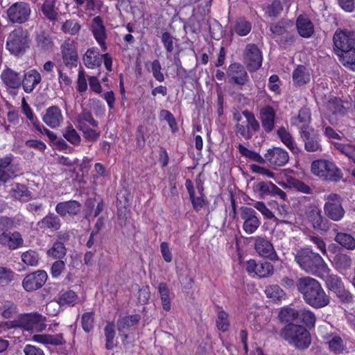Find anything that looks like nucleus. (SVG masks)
<instances>
[{
  "label": "nucleus",
  "mask_w": 355,
  "mask_h": 355,
  "mask_svg": "<svg viewBox=\"0 0 355 355\" xmlns=\"http://www.w3.org/2000/svg\"><path fill=\"white\" fill-rule=\"evenodd\" d=\"M297 289L306 304L314 309H322L330 303V297L315 279L305 276L297 279Z\"/></svg>",
  "instance_id": "obj_1"
},
{
  "label": "nucleus",
  "mask_w": 355,
  "mask_h": 355,
  "mask_svg": "<svg viewBox=\"0 0 355 355\" xmlns=\"http://www.w3.org/2000/svg\"><path fill=\"white\" fill-rule=\"evenodd\" d=\"M334 51L341 63L355 71V32L337 30L333 37Z\"/></svg>",
  "instance_id": "obj_2"
},
{
  "label": "nucleus",
  "mask_w": 355,
  "mask_h": 355,
  "mask_svg": "<svg viewBox=\"0 0 355 355\" xmlns=\"http://www.w3.org/2000/svg\"><path fill=\"white\" fill-rule=\"evenodd\" d=\"M295 260L302 270L315 276H318L327 266L322 257L309 248L297 250Z\"/></svg>",
  "instance_id": "obj_3"
},
{
  "label": "nucleus",
  "mask_w": 355,
  "mask_h": 355,
  "mask_svg": "<svg viewBox=\"0 0 355 355\" xmlns=\"http://www.w3.org/2000/svg\"><path fill=\"white\" fill-rule=\"evenodd\" d=\"M280 336L299 349L308 348L311 343L309 331L304 327L297 324H286L281 330Z\"/></svg>",
  "instance_id": "obj_4"
},
{
  "label": "nucleus",
  "mask_w": 355,
  "mask_h": 355,
  "mask_svg": "<svg viewBox=\"0 0 355 355\" xmlns=\"http://www.w3.org/2000/svg\"><path fill=\"white\" fill-rule=\"evenodd\" d=\"M30 41L28 31L21 26H18L8 33L6 49L11 55L20 57L29 48Z\"/></svg>",
  "instance_id": "obj_5"
},
{
  "label": "nucleus",
  "mask_w": 355,
  "mask_h": 355,
  "mask_svg": "<svg viewBox=\"0 0 355 355\" xmlns=\"http://www.w3.org/2000/svg\"><path fill=\"white\" fill-rule=\"evenodd\" d=\"M311 173L323 180L338 182L343 178L342 171L336 164L326 159H318L312 162Z\"/></svg>",
  "instance_id": "obj_6"
},
{
  "label": "nucleus",
  "mask_w": 355,
  "mask_h": 355,
  "mask_svg": "<svg viewBox=\"0 0 355 355\" xmlns=\"http://www.w3.org/2000/svg\"><path fill=\"white\" fill-rule=\"evenodd\" d=\"M8 21L12 24H22L28 21L31 14L29 3L18 1L12 3L6 10Z\"/></svg>",
  "instance_id": "obj_7"
},
{
  "label": "nucleus",
  "mask_w": 355,
  "mask_h": 355,
  "mask_svg": "<svg viewBox=\"0 0 355 355\" xmlns=\"http://www.w3.org/2000/svg\"><path fill=\"white\" fill-rule=\"evenodd\" d=\"M46 320V318L37 313H26L20 315L17 320L12 322V327H19L26 330H31L40 323L42 331L46 327L43 322Z\"/></svg>",
  "instance_id": "obj_8"
},
{
  "label": "nucleus",
  "mask_w": 355,
  "mask_h": 355,
  "mask_svg": "<svg viewBox=\"0 0 355 355\" xmlns=\"http://www.w3.org/2000/svg\"><path fill=\"white\" fill-rule=\"evenodd\" d=\"M327 200L328 201L324 206L325 214L334 221L340 220L345 215V210L340 202V197L336 193H331L327 196Z\"/></svg>",
  "instance_id": "obj_9"
},
{
  "label": "nucleus",
  "mask_w": 355,
  "mask_h": 355,
  "mask_svg": "<svg viewBox=\"0 0 355 355\" xmlns=\"http://www.w3.org/2000/svg\"><path fill=\"white\" fill-rule=\"evenodd\" d=\"M314 129L302 128L299 132L300 137L304 144V148L308 153H317L322 150L318 135L313 134Z\"/></svg>",
  "instance_id": "obj_10"
},
{
  "label": "nucleus",
  "mask_w": 355,
  "mask_h": 355,
  "mask_svg": "<svg viewBox=\"0 0 355 355\" xmlns=\"http://www.w3.org/2000/svg\"><path fill=\"white\" fill-rule=\"evenodd\" d=\"M304 215L315 230L326 231L328 228V220L321 214L320 209L314 205H309L305 207Z\"/></svg>",
  "instance_id": "obj_11"
},
{
  "label": "nucleus",
  "mask_w": 355,
  "mask_h": 355,
  "mask_svg": "<svg viewBox=\"0 0 355 355\" xmlns=\"http://www.w3.org/2000/svg\"><path fill=\"white\" fill-rule=\"evenodd\" d=\"M47 273L42 270L27 275L22 281V286L27 292H33L41 288L47 280Z\"/></svg>",
  "instance_id": "obj_12"
},
{
  "label": "nucleus",
  "mask_w": 355,
  "mask_h": 355,
  "mask_svg": "<svg viewBox=\"0 0 355 355\" xmlns=\"http://www.w3.org/2000/svg\"><path fill=\"white\" fill-rule=\"evenodd\" d=\"M243 60L250 71H254L261 67L262 55L257 45L249 44L245 46Z\"/></svg>",
  "instance_id": "obj_13"
},
{
  "label": "nucleus",
  "mask_w": 355,
  "mask_h": 355,
  "mask_svg": "<svg viewBox=\"0 0 355 355\" xmlns=\"http://www.w3.org/2000/svg\"><path fill=\"white\" fill-rule=\"evenodd\" d=\"M263 159H265V163L268 162L270 165L283 166L288 163L289 155L284 148L274 147L268 150L264 155Z\"/></svg>",
  "instance_id": "obj_14"
},
{
  "label": "nucleus",
  "mask_w": 355,
  "mask_h": 355,
  "mask_svg": "<svg viewBox=\"0 0 355 355\" xmlns=\"http://www.w3.org/2000/svg\"><path fill=\"white\" fill-rule=\"evenodd\" d=\"M226 73L230 83L243 86L248 81V73L245 67L239 63L231 64Z\"/></svg>",
  "instance_id": "obj_15"
},
{
  "label": "nucleus",
  "mask_w": 355,
  "mask_h": 355,
  "mask_svg": "<svg viewBox=\"0 0 355 355\" xmlns=\"http://www.w3.org/2000/svg\"><path fill=\"white\" fill-rule=\"evenodd\" d=\"M254 249L261 257L270 260H277L278 259L272 244L265 237L257 236L254 238Z\"/></svg>",
  "instance_id": "obj_16"
},
{
  "label": "nucleus",
  "mask_w": 355,
  "mask_h": 355,
  "mask_svg": "<svg viewBox=\"0 0 355 355\" xmlns=\"http://www.w3.org/2000/svg\"><path fill=\"white\" fill-rule=\"evenodd\" d=\"M246 269L249 273H255L260 278L268 277L273 274V266L268 261L257 263L254 259L247 261Z\"/></svg>",
  "instance_id": "obj_17"
},
{
  "label": "nucleus",
  "mask_w": 355,
  "mask_h": 355,
  "mask_svg": "<svg viewBox=\"0 0 355 355\" xmlns=\"http://www.w3.org/2000/svg\"><path fill=\"white\" fill-rule=\"evenodd\" d=\"M317 277L324 280L327 289L334 293L339 292V289L344 286L340 277L330 273V269L327 265L320 271Z\"/></svg>",
  "instance_id": "obj_18"
},
{
  "label": "nucleus",
  "mask_w": 355,
  "mask_h": 355,
  "mask_svg": "<svg viewBox=\"0 0 355 355\" xmlns=\"http://www.w3.org/2000/svg\"><path fill=\"white\" fill-rule=\"evenodd\" d=\"M63 120L62 111L56 105L48 107L42 116L43 122L51 128H58Z\"/></svg>",
  "instance_id": "obj_19"
},
{
  "label": "nucleus",
  "mask_w": 355,
  "mask_h": 355,
  "mask_svg": "<svg viewBox=\"0 0 355 355\" xmlns=\"http://www.w3.org/2000/svg\"><path fill=\"white\" fill-rule=\"evenodd\" d=\"M0 245L14 250L24 245V239L19 232L1 233Z\"/></svg>",
  "instance_id": "obj_20"
},
{
  "label": "nucleus",
  "mask_w": 355,
  "mask_h": 355,
  "mask_svg": "<svg viewBox=\"0 0 355 355\" xmlns=\"http://www.w3.org/2000/svg\"><path fill=\"white\" fill-rule=\"evenodd\" d=\"M253 189L254 191L260 193L262 198L266 196H278L282 199H284L286 197V193L270 182H257L254 185Z\"/></svg>",
  "instance_id": "obj_21"
},
{
  "label": "nucleus",
  "mask_w": 355,
  "mask_h": 355,
  "mask_svg": "<svg viewBox=\"0 0 355 355\" xmlns=\"http://www.w3.org/2000/svg\"><path fill=\"white\" fill-rule=\"evenodd\" d=\"M275 117L276 112L270 105H266L260 109L259 119L266 132H270L274 129Z\"/></svg>",
  "instance_id": "obj_22"
},
{
  "label": "nucleus",
  "mask_w": 355,
  "mask_h": 355,
  "mask_svg": "<svg viewBox=\"0 0 355 355\" xmlns=\"http://www.w3.org/2000/svg\"><path fill=\"white\" fill-rule=\"evenodd\" d=\"M81 204L76 200H68L58 202L55 206V211L62 217L67 215L74 216L80 212Z\"/></svg>",
  "instance_id": "obj_23"
},
{
  "label": "nucleus",
  "mask_w": 355,
  "mask_h": 355,
  "mask_svg": "<svg viewBox=\"0 0 355 355\" xmlns=\"http://www.w3.org/2000/svg\"><path fill=\"white\" fill-rule=\"evenodd\" d=\"M91 28L96 40L100 44L103 50L105 51L107 49L105 44L107 35L103 19L100 16L95 17L92 19Z\"/></svg>",
  "instance_id": "obj_24"
},
{
  "label": "nucleus",
  "mask_w": 355,
  "mask_h": 355,
  "mask_svg": "<svg viewBox=\"0 0 355 355\" xmlns=\"http://www.w3.org/2000/svg\"><path fill=\"white\" fill-rule=\"evenodd\" d=\"M61 53L66 67L71 69L77 66L78 53L71 43L65 41L61 46Z\"/></svg>",
  "instance_id": "obj_25"
},
{
  "label": "nucleus",
  "mask_w": 355,
  "mask_h": 355,
  "mask_svg": "<svg viewBox=\"0 0 355 355\" xmlns=\"http://www.w3.org/2000/svg\"><path fill=\"white\" fill-rule=\"evenodd\" d=\"M277 134L281 141L293 155H299L303 153L302 150L297 146L292 135L284 127L279 128Z\"/></svg>",
  "instance_id": "obj_26"
},
{
  "label": "nucleus",
  "mask_w": 355,
  "mask_h": 355,
  "mask_svg": "<svg viewBox=\"0 0 355 355\" xmlns=\"http://www.w3.org/2000/svg\"><path fill=\"white\" fill-rule=\"evenodd\" d=\"M11 162L12 159L10 157L0 159V185L6 183L12 176H15L17 171V167Z\"/></svg>",
  "instance_id": "obj_27"
},
{
  "label": "nucleus",
  "mask_w": 355,
  "mask_h": 355,
  "mask_svg": "<svg viewBox=\"0 0 355 355\" xmlns=\"http://www.w3.org/2000/svg\"><path fill=\"white\" fill-rule=\"evenodd\" d=\"M41 75L36 69H31L24 75L22 86L26 93H31L41 82Z\"/></svg>",
  "instance_id": "obj_28"
},
{
  "label": "nucleus",
  "mask_w": 355,
  "mask_h": 355,
  "mask_svg": "<svg viewBox=\"0 0 355 355\" xmlns=\"http://www.w3.org/2000/svg\"><path fill=\"white\" fill-rule=\"evenodd\" d=\"M296 27L299 35L304 38H309L314 33V26L310 19L306 16L300 15L296 20Z\"/></svg>",
  "instance_id": "obj_29"
},
{
  "label": "nucleus",
  "mask_w": 355,
  "mask_h": 355,
  "mask_svg": "<svg viewBox=\"0 0 355 355\" xmlns=\"http://www.w3.org/2000/svg\"><path fill=\"white\" fill-rule=\"evenodd\" d=\"M37 225L41 230H50L53 232L57 231L60 228L61 220L55 214L49 213L42 220L38 221Z\"/></svg>",
  "instance_id": "obj_30"
},
{
  "label": "nucleus",
  "mask_w": 355,
  "mask_h": 355,
  "mask_svg": "<svg viewBox=\"0 0 355 355\" xmlns=\"http://www.w3.org/2000/svg\"><path fill=\"white\" fill-rule=\"evenodd\" d=\"M33 340L45 345H62L65 343L62 334L54 335L51 334H35L33 336Z\"/></svg>",
  "instance_id": "obj_31"
},
{
  "label": "nucleus",
  "mask_w": 355,
  "mask_h": 355,
  "mask_svg": "<svg viewBox=\"0 0 355 355\" xmlns=\"http://www.w3.org/2000/svg\"><path fill=\"white\" fill-rule=\"evenodd\" d=\"M1 76L3 83L10 88H18L21 84L19 74L10 69L3 70Z\"/></svg>",
  "instance_id": "obj_32"
},
{
  "label": "nucleus",
  "mask_w": 355,
  "mask_h": 355,
  "mask_svg": "<svg viewBox=\"0 0 355 355\" xmlns=\"http://www.w3.org/2000/svg\"><path fill=\"white\" fill-rule=\"evenodd\" d=\"M56 0H44L41 11L50 21H56L58 19V8L55 7Z\"/></svg>",
  "instance_id": "obj_33"
},
{
  "label": "nucleus",
  "mask_w": 355,
  "mask_h": 355,
  "mask_svg": "<svg viewBox=\"0 0 355 355\" xmlns=\"http://www.w3.org/2000/svg\"><path fill=\"white\" fill-rule=\"evenodd\" d=\"M140 319L141 317L138 314L120 318L116 322L117 329L119 333H125L130 328L137 324Z\"/></svg>",
  "instance_id": "obj_34"
},
{
  "label": "nucleus",
  "mask_w": 355,
  "mask_h": 355,
  "mask_svg": "<svg viewBox=\"0 0 355 355\" xmlns=\"http://www.w3.org/2000/svg\"><path fill=\"white\" fill-rule=\"evenodd\" d=\"M293 83L302 86L310 81L309 70L303 65H298L293 72Z\"/></svg>",
  "instance_id": "obj_35"
},
{
  "label": "nucleus",
  "mask_w": 355,
  "mask_h": 355,
  "mask_svg": "<svg viewBox=\"0 0 355 355\" xmlns=\"http://www.w3.org/2000/svg\"><path fill=\"white\" fill-rule=\"evenodd\" d=\"M85 65L88 68H94L101 65V55L95 49H88L83 56Z\"/></svg>",
  "instance_id": "obj_36"
},
{
  "label": "nucleus",
  "mask_w": 355,
  "mask_h": 355,
  "mask_svg": "<svg viewBox=\"0 0 355 355\" xmlns=\"http://www.w3.org/2000/svg\"><path fill=\"white\" fill-rule=\"evenodd\" d=\"M293 22L288 19H281L270 25V31L277 36L284 35L286 31L292 28Z\"/></svg>",
  "instance_id": "obj_37"
},
{
  "label": "nucleus",
  "mask_w": 355,
  "mask_h": 355,
  "mask_svg": "<svg viewBox=\"0 0 355 355\" xmlns=\"http://www.w3.org/2000/svg\"><path fill=\"white\" fill-rule=\"evenodd\" d=\"M316 318L315 314L310 310L302 309L298 310L297 322H302L308 328L315 327Z\"/></svg>",
  "instance_id": "obj_38"
},
{
  "label": "nucleus",
  "mask_w": 355,
  "mask_h": 355,
  "mask_svg": "<svg viewBox=\"0 0 355 355\" xmlns=\"http://www.w3.org/2000/svg\"><path fill=\"white\" fill-rule=\"evenodd\" d=\"M334 240L347 250L355 249V239L349 234L336 232Z\"/></svg>",
  "instance_id": "obj_39"
},
{
  "label": "nucleus",
  "mask_w": 355,
  "mask_h": 355,
  "mask_svg": "<svg viewBox=\"0 0 355 355\" xmlns=\"http://www.w3.org/2000/svg\"><path fill=\"white\" fill-rule=\"evenodd\" d=\"M282 322L288 324H293V322L297 323L298 310L290 307H285L281 309L278 315Z\"/></svg>",
  "instance_id": "obj_40"
},
{
  "label": "nucleus",
  "mask_w": 355,
  "mask_h": 355,
  "mask_svg": "<svg viewBox=\"0 0 355 355\" xmlns=\"http://www.w3.org/2000/svg\"><path fill=\"white\" fill-rule=\"evenodd\" d=\"M12 192L15 198L22 201H28L31 198V192L24 184L19 183L13 184Z\"/></svg>",
  "instance_id": "obj_41"
},
{
  "label": "nucleus",
  "mask_w": 355,
  "mask_h": 355,
  "mask_svg": "<svg viewBox=\"0 0 355 355\" xmlns=\"http://www.w3.org/2000/svg\"><path fill=\"white\" fill-rule=\"evenodd\" d=\"M35 40L37 46L44 51H50L53 49V42L51 37L50 35L45 31H42L38 33Z\"/></svg>",
  "instance_id": "obj_42"
},
{
  "label": "nucleus",
  "mask_w": 355,
  "mask_h": 355,
  "mask_svg": "<svg viewBox=\"0 0 355 355\" xmlns=\"http://www.w3.org/2000/svg\"><path fill=\"white\" fill-rule=\"evenodd\" d=\"M62 136L70 144L74 146L79 145L81 141L80 136L71 124H69L63 129Z\"/></svg>",
  "instance_id": "obj_43"
},
{
  "label": "nucleus",
  "mask_w": 355,
  "mask_h": 355,
  "mask_svg": "<svg viewBox=\"0 0 355 355\" xmlns=\"http://www.w3.org/2000/svg\"><path fill=\"white\" fill-rule=\"evenodd\" d=\"M157 288L160 295L162 307L165 311H168L171 309L169 289L166 284L164 282L159 284Z\"/></svg>",
  "instance_id": "obj_44"
},
{
  "label": "nucleus",
  "mask_w": 355,
  "mask_h": 355,
  "mask_svg": "<svg viewBox=\"0 0 355 355\" xmlns=\"http://www.w3.org/2000/svg\"><path fill=\"white\" fill-rule=\"evenodd\" d=\"M46 253L50 257L61 259L66 255L67 249L64 243L60 241H55Z\"/></svg>",
  "instance_id": "obj_45"
},
{
  "label": "nucleus",
  "mask_w": 355,
  "mask_h": 355,
  "mask_svg": "<svg viewBox=\"0 0 355 355\" xmlns=\"http://www.w3.org/2000/svg\"><path fill=\"white\" fill-rule=\"evenodd\" d=\"M76 121L78 128L80 125H86L84 122L89 123L94 128L98 125V123L94 119L92 112L85 108H83L81 113L76 116Z\"/></svg>",
  "instance_id": "obj_46"
},
{
  "label": "nucleus",
  "mask_w": 355,
  "mask_h": 355,
  "mask_svg": "<svg viewBox=\"0 0 355 355\" xmlns=\"http://www.w3.org/2000/svg\"><path fill=\"white\" fill-rule=\"evenodd\" d=\"M297 120L301 123V125L298 127L299 132H300V130L304 127L306 128V130L313 129V128L310 126L311 114L309 108L303 107L300 110L297 116Z\"/></svg>",
  "instance_id": "obj_47"
},
{
  "label": "nucleus",
  "mask_w": 355,
  "mask_h": 355,
  "mask_svg": "<svg viewBox=\"0 0 355 355\" xmlns=\"http://www.w3.org/2000/svg\"><path fill=\"white\" fill-rule=\"evenodd\" d=\"M327 107L333 114H340L344 115L346 113L347 107L343 105V102L338 98H330L327 103Z\"/></svg>",
  "instance_id": "obj_48"
},
{
  "label": "nucleus",
  "mask_w": 355,
  "mask_h": 355,
  "mask_svg": "<svg viewBox=\"0 0 355 355\" xmlns=\"http://www.w3.org/2000/svg\"><path fill=\"white\" fill-rule=\"evenodd\" d=\"M334 263L337 269L340 270H345L350 268L352 265V259L348 255L339 253L335 256L334 259Z\"/></svg>",
  "instance_id": "obj_49"
},
{
  "label": "nucleus",
  "mask_w": 355,
  "mask_h": 355,
  "mask_svg": "<svg viewBox=\"0 0 355 355\" xmlns=\"http://www.w3.org/2000/svg\"><path fill=\"white\" fill-rule=\"evenodd\" d=\"M238 150L240 154L241 155L253 160L254 162H257L259 164H264L265 159H263V157H262L259 153L248 149V148L245 147L241 144H239L238 146Z\"/></svg>",
  "instance_id": "obj_50"
},
{
  "label": "nucleus",
  "mask_w": 355,
  "mask_h": 355,
  "mask_svg": "<svg viewBox=\"0 0 355 355\" xmlns=\"http://www.w3.org/2000/svg\"><path fill=\"white\" fill-rule=\"evenodd\" d=\"M243 116L245 118L247 121V126L254 134L260 130V125L259 121L256 119L254 114L249 110H243L242 112Z\"/></svg>",
  "instance_id": "obj_51"
},
{
  "label": "nucleus",
  "mask_w": 355,
  "mask_h": 355,
  "mask_svg": "<svg viewBox=\"0 0 355 355\" xmlns=\"http://www.w3.org/2000/svg\"><path fill=\"white\" fill-rule=\"evenodd\" d=\"M251 28V24L249 21L240 18L235 23L234 31L240 36H245L250 32Z\"/></svg>",
  "instance_id": "obj_52"
},
{
  "label": "nucleus",
  "mask_w": 355,
  "mask_h": 355,
  "mask_svg": "<svg viewBox=\"0 0 355 355\" xmlns=\"http://www.w3.org/2000/svg\"><path fill=\"white\" fill-rule=\"evenodd\" d=\"M283 10V5L280 0H273L266 8V15L269 17H277Z\"/></svg>",
  "instance_id": "obj_53"
},
{
  "label": "nucleus",
  "mask_w": 355,
  "mask_h": 355,
  "mask_svg": "<svg viewBox=\"0 0 355 355\" xmlns=\"http://www.w3.org/2000/svg\"><path fill=\"white\" fill-rule=\"evenodd\" d=\"M106 338L105 347L107 349H112L114 347V338L115 336L114 324L113 322L108 323L105 329Z\"/></svg>",
  "instance_id": "obj_54"
},
{
  "label": "nucleus",
  "mask_w": 355,
  "mask_h": 355,
  "mask_svg": "<svg viewBox=\"0 0 355 355\" xmlns=\"http://www.w3.org/2000/svg\"><path fill=\"white\" fill-rule=\"evenodd\" d=\"M288 182L291 188L294 189L297 191L306 194H309L311 193V188L309 185L306 184L304 182L298 179L292 178L288 180Z\"/></svg>",
  "instance_id": "obj_55"
},
{
  "label": "nucleus",
  "mask_w": 355,
  "mask_h": 355,
  "mask_svg": "<svg viewBox=\"0 0 355 355\" xmlns=\"http://www.w3.org/2000/svg\"><path fill=\"white\" fill-rule=\"evenodd\" d=\"M21 258V261L28 266H36L38 264L39 254L34 250H29L23 252Z\"/></svg>",
  "instance_id": "obj_56"
},
{
  "label": "nucleus",
  "mask_w": 355,
  "mask_h": 355,
  "mask_svg": "<svg viewBox=\"0 0 355 355\" xmlns=\"http://www.w3.org/2000/svg\"><path fill=\"white\" fill-rule=\"evenodd\" d=\"M80 25L75 20H67L62 26L61 30L67 34L75 35L80 30Z\"/></svg>",
  "instance_id": "obj_57"
},
{
  "label": "nucleus",
  "mask_w": 355,
  "mask_h": 355,
  "mask_svg": "<svg viewBox=\"0 0 355 355\" xmlns=\"http://www.w3.org/2000/svg\"><path fill=\"white\" fill-rule=\"evenodd\" d=\"M77 300V295L76 293L73 291H68L63 294H62L57 302L60 306H64L67 304H72L73 305Z\"/></svg>",
  "instance_id": "obj_58"
},
{
  "label": "nucleus",
  "mask_w": 355,
  "mask_h": 355,
  "mask_svg": "<svg viewBox=\"0 0 355 355\" xmlns=\"http://www.w3.org/2000/svg\"><path fill=\"white\" fill-rule=\"evenodd\" d=\"M216 326L218 330L222 331H227L230 327V322L228 319V314L220 311L218 312L216 319Z\"/></svg>",
  "instance_id": "obj_59"
},
{
  "label": "nucleus",
  "mask_w": 355,
  "mask_h": 355,
  "mask_svg": "<svg viewBox=\"0 0 355 355\" xmlns=\"http://www.w3.org/2000/svg\"><path fill=\"white\" fill-rule=\"evenodd\" d=\"M83 133V137L89 141H96L100 137V132L90 128L87 125H80L78 128Z\"/></svg>",
  "instance_id": "obj_60"
},
{
  "label": "nucleus",
  "mask_w": 355,
  "mask_h": 355,
  "mask_svg": "<svg viewBox=\"0 0 355 355\" xmlns=\"http://www.w3.org/2000/svg\"><path fill=\"white\" fill-rule=\"evenodd\" d=\"M328 344L329 349L335 354H340L344 350L343 340L339 336L333 337Z\"/></svg>",
  "instance_id": "obj_61"
},
{
  "label": "nucleus",
  "mask_w": 355,
  "mask_h": 355,
  "mask_svg": "<svg viewBox=\"0 0 355 355\" xmlns=\"http://www.w3.org/2000/svg\"><path fill=\"white\" fill-rule=\"evenodd\" d=\"M161 40L168 53H171L173 51V44L175 38L169 32H164L162 34Z\"/></svg>",
  "instance_id": "obj_62"
},
{
  "label": "nucleus",
  "mask_w": 355,
  "mask_h": 355,
  "mask_svg": "<svg viewBox=\"0 0 355 355\" xmlns=\"http://www.w3.org/2000/svg\"><path fill=\"white\" fill-rule=\"evenodd\" d=\"M234 131L236 135L241 136L245 140H250L253 137V133L247 125L237 123L234 126Z\"/></svg>",
  "instance_id": "obj_63"
},
{
  "label": "nucleus",
  "mask_w": 355,
  "mask_h": 355,
  "mask_svg": "<svg viewBox=\"0 0 355 355\" xmlns=\"http://www.w3.org/2000/svg\"><path fill=\"white\" fill-rule=\"evenodd\" d=\"M83 329L86 332H89L94 327V317L91 312L85 313L81 319Z\"/></svg>",
  "instance_id": "obj_64"
}]
</instances>
